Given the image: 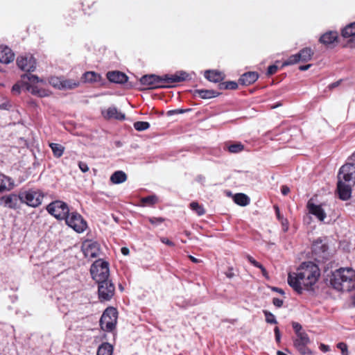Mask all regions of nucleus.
<instances>
[{"label": "nucleus", "mask_w": 355, "mask_h": 355, "mask_svg": "<svg viewBox=\"0 0 355 355\" xmlns=\"http://www.w3.org/2000/svg\"><path fill=\"white\" fill-rule=\"evenodd\" d=\"M90 273L96 283L110 279L109 263L101 259L95 261L91 266Z\"/></svg>", "instance_id": "nucleus-3"}, {"label": "nucleus", "mask_w": 355, "mask_h": 355, "mask_svg": "<svg viewBox=\"0 0 355 355\" xmlns=\"http://www.w3.org/2000/svg\"><path fill=\"white\" fill-rule=\"evenodd\" d=\"M313 55V51L311 48L306 47L302 49L299 53L291 55L282 66H288L295 64L299 62H306L310 61Z\"/></svg>", "instance_id": "nucleus-9"}, {"label": "nucleus", "mask_w": 355, "mask_h": 355, "mask_svg": "<svg viewBox=\"0 0 355 355\" xmlns=\"http://www.w3.org/2000/svg\"><path fill=\"white\" fill-rule=\"evenodd\" d=\"M21 79L23 80V81L24 83H27L26 80H28V82L33 83L42 81V80H40L38 76H37L35 75L31 74V73H25V74L22 75Z\"/></svg>", "instance_id": "nucleus-37"}, {"label": "nucleus", "mask_w": 355, "mask_h": 355, "mask_svg": "<svg viewBox=\"0 0 355 355\" xmlns=\"http://www.w3.org/2000/svg\"><path fill=\"white\" fill-rule=\"evenodd\" d=\"M127 175L123 171H116L110 176V182L115 184H121L127 180Z\"/></svg>", "instance_id": "nucleus-27"}, {"label": "nucleus", "mask_w": 355, "mask_h": 355, "mask_svg": "<svg viewBox=\"0 0 355 355\" xmlns=\"http://www.w3.org/2000/svg\"><path fill=\"white\" fill-rule=\"evenodd\" d=\"M117 318V310L114 307L107 308L100 319L101 329L105 331H112L115 329Z\"/></svg>", "instance_id": "nucleus-5"}, {"label": "nucleus", "mask_w": 355, "mask_h": 355, "mask_svg": "<svg viewBox=\"0 0 355 355\" xmlns=\"http://www.w3.org/2000/svg\"><path fill=\"white\" fill-rule=\"evenodd\" d=\"M195 95L203 99H209L217 96L219 93L212 89H196L194 92Z\"/></svg>", "instance_id": "nucleus-28"}, {"label": "nucleus", "mask_w": 355, "mask_h": 355, "mask_svg": "<svg viewBox=\"0 0 355 355\" xmlns=\"http://www.w3.org/2000/svg\"><path fill=\"white\" fill-rule=\"evenodd\" d=\"M338 85H339V82L338 81V82H335V83H332V84H331L329 85V88L330 89L334 88V87H337Z\"/></svg>", "instance_id": "nucleus-59"}, {"label": "nucleus", "mask_w": 355, "mask_h": 355, "mask_svg": "<svg viewBox=\"0 0 355 355\" xmlns=\"http://www.w3.org/2000/svg\"><path fill=\"white\" fill-rule=\"evenodd\" d=\"M352 158L355 160V153L352 155Z\"/></svg>", "instance_id": "nucleus-64"}, {"label": "nucleus", "mask_w": 355, "mask_h": 355, "mask_svg": "<svg viewBox=\"0 0 355 355\" xmlns=\"http://www.w3.org/2000/svg\"><path fill=\"white\" fill-rule=\"evenodd\" d=\"M259 268L261 269L263 275L268 278V272L266 268L261 264L260 265V267H259Z\"/></svg>", "instance_id": "nucleus-57"}, {"label": "nucleus", "mask_w": 355, "mask_h": 355, "mask_svg": "<svg viewBox=\"0 0 355 355\" xmlns=\"http://www.w3.org/2000/svg\"><path fill=\"white\" fill-rule=\"evenodd\" d=\"M15 54L12 50L6 46H0V62L9 64L14 60Z\"/></svg>", "instance_id": "nucleus-19"}, {"label": "nucleus", "mask_w": 355, "mask_h": 355, "mask_svg": "<svg viewBox=\"0 0 355 355\" xmlns=\"http://www.w3.org/2000/svg\"><path fill=\"white\" fill-rule=\"evenodd\" d=\"M17 64L23 71H33L36 69V60L31 55L18 57Z\"/></svg>", "instance_id": "nucleus-13"}, {"label": "nucleus", "mask_w": 355, "mask_h": 355, "mask_svg": "<svg viewBox=\"0 0 355 355\" xmlns=\"http://www.w3.org/2000/svg\"><path fill=\"white\" fill-rule=\"evenodd\" d=\"M278 70V67L275 64H272L268 67V71H267V75L271 76L274 73H275Z\"/></svg>", "instance_id": "nucleus-45"}, {"label": "nucleus", "mask_w": 355, "mask_h": 355, "mask_svg": "<svg viewBox=\"0 0 355 355\" xmlns=\"http://www.w3.org/2000/svg\"><path fill=\"white\" fill-rule=\"evenodd\" d=\"M189 111H190V109H187V110L177 109V110L169 111L168 112V114H183V113H185V112H189Z\"/></svg>", "instance_id": "nucleus-47"}, {"label": "nucleus", "mask_w": 355, "mask_h": 355, "mask_svg": "<svg viewBox=\"0 0 355 355\" xmlns=\"http://www.w3.org/2000/svg\"><path fill=\"white\" fill-rule=\"evenodd\" d=\"M84 79L85 82H96L100 79V76L95 72L87 71L84 73Z\"/></svg>", "instance_id": "nucleus-35"}, {"label": "nucleus", "mask_w": 355, "mask_h": 355, "mask_svg": "<svg viewBox=\"0 0 355 355\" xmlns=\"http://www.w3.org/2000/svg\"><path fill=\"white\" fill-rule=\"evenodd\" d=\"M320 270L313 262H304L297 269L296 273H289L288 283L298 294L303 291L302 286L309 288L314 285L320 277Z\"/></svg>", "instance_id": "nucleus-1"}, {"label": "nucleus", "mask_w": 355, "mask_h": 355, "mask_svg": "<svg viewBox=\"0 0 355 355\" xmlns=\"http://www.w3.org/2000/svg\"><path fill=\"white\" fill-rule=\"evenodd\" d=\"M98 293L99 300L103 301L110 300L114 295L115 287L110 279L98 282Z\"/></svg>", "instance_id": "nucleus-10"}, {"label": "nucleus", "mask_w": 355, "mask_h": 355, "mask_svg": "<svg viewBox=\"0 0 355 355\" xmlns=\"http://www.w3.org/2000/svg\"><path fill=\"white\" fill-rule=\"evenodd\" d=\"M244 149V146L239 142L231 144L228 146V150L232 153H237L242 151Z\"/></svg>", "instance_id": "nucleus-39"}, {"label": "nucleus", "mask_w": 355, "mask_h": 355, "mask_svg": "<svg viewBox=\"0 0 355 355\" xmlns=\"http://www.w3.org/2000/svg\"><path fill=\"white\" fill-rule=\"evenodd\" d=\"M354 185V184L338 180L337 190L339 198L343 200L349 199L352 195V188Z\"/></svg>", "instance_id": "nucleus-15"}, {"label": "nucleus", "mask_w": 355, "mask_h": 355, "mask_svg": "<svg viewBox=\"0 0 355 355\" xmlns=\"http://www.w3.org/2000/svg\"><path fill=\"white\" fill-rule=\"evenodd\" d=\"M276 211H277V218L279 220H282V218H284L282 216H280V214H279V209L278 207H276Z\"/></svg>", "instance_id": "nucleus-61"}, {"label": "nucleus", "mask_w": 355, "mask_h": 355, "mask_svg": "<svg viewBox=\"0 0 355 355\" xmlns=\"http://www.w3.org/2000/svg\"><path fill=\"white\" fill-rule=\"evenodd\" d=\"M190 208L196 212L198 216H202L205 213L203 207L198 204L197 202H192L190 203Z\"/></svg>", "instance_id": "nucleus-36"}, {"label": "nucleus", "mask_w": 355, "mask_h": 355, "mask_svg": "<svg viewBox=\"0 0 355 355\" xmlns=\"http://www.w3.org/2000/svg\"><path fill=\"white\" fill-rule=\"evenodd\" d=\"M277 355H287V354H285L284 352H282V351H277Z\"/></svg>", "instance_id": "nucleus-63"}, {"label": "nucleus", "mask_w": 355, "mask_h": 355, "mask_svg": "<svg viewBox=\"0 0 355 355\" xmlns=\"http://www.w3.org/2000/svg\"><path fill=\"white\" fill-rule=\"evenodd\" d=\"M107 78L110 82L118 84H123L128 80L127 76L119 71H109Z\"/></svg>", "instance_id": "nucleus-21"}, {"label": "nucleus", "mask_w": 355, "mask_h": 355, "mask_svg": "<svg viewBox=\"0 0 355 355\" xmlns=\"http://www.w3.org/2000/svg\"><path fill=\"white\" fill-rule=\"evenodd\" d=\"M338 38V33L336 31H329L323 34L320 37V42L324 44L329 45L334 43Z\"/></svg>", "instance_id": "nucleus-25"}, {"label": "nucleus", "mask_w": 355, "mask_h": 355, "mask_svg": "<svg viewBox=\"0 0 355 355\" xmlns=\"http://www.w3.org/2000/svg\"><path fill=\"white\" fill-rule=\"evenodd\" d=\"M21 203H25L33 207H38L41 205L43 196L40 191L28 190L20 192Z\"/></svg>", "instance_id": "nucleus-7"}, {"label": "nucleus", "mask_w": 355, "mask_h": 355, "mask_svg": "<svg viewBox=\"0 0 355 355\" xmlns=\"http://www.w3.org/2000/svg\"><path fill=\"white\" fill-rule=\"evenodd\" d=\"M64 220L66 224L77 232H83L87 228V223L77 212L69 213Z\"/></svg>", "instance_id": "nucleus-8"}, {"label": "nucleus", "mask_w": 355, "mask_h": 355, "mask_svg": "<svg viewBox=\"0 0 355 355\" xmlns=\"http://www.w3.org/2000/svg\"><path fill=\"white\" fill-rule=\"evenodd\" d=\"M13 187H14L13 180L10 178L1 173L0 174V193L10 191L11 189H12Z\"/></svg>", "instance_id": "nucleus-24"}, {"label": "nucleus", "mask_w": 355, "mask_h": 355, "mask_svg": "<svg viewBox=\"0 0 355 355\" xmlns=\"http://www.w3.org/2000/svg\"><path fill=\"white\" fill-rule=\"evenodd\" d=\"M273 289L280 294H282V295L284 294V291L281 288H274Z\"/></svg>", "instance_id": "nucleus-60"}, {"label": "nucleus", "mask_w": 355, "mask_h": 355, "mask_svg": "<svg viewBox=\"0 0 355 355\" xmlns=\"http://www.w3.org/2000/svg\"><path fill=\"white\" fill-rule=\"evenodd\" d=\"M161 241L163 243H165L167 245H169V246H173L174 245V243L168 239L167 238H164V237H162L160 239Z\"/></svg>", "instance_id": "nucleus-52"}, {"label": "nucleus", "mask_w": 355, "mask_h": 355, "mask_svg": "<svg viewBox=\"0 0 355 355\" xmlns=\"http://www.w3.org/2000/svg\"><path fill=\"white\" fill-rule=\"evenodd\" d=\"M102 114L104 118L107 119H114L117 120H123L125 114L117 110L116 107L112 106L107 108V110L102 111Z\"/></svg>", "instance_id": "nucleus-20"}, {"label": "nucleus", "mask_w": 355, "mask_h": 355, "mask_svg": "<svg viewBox=\"0 0 355 355\" xmlns=\"http://www.w3.org/2000/svg\"><path fill=\"white\" fill-rule=\"evenodd\" d=\"M155 82V75L153 74L150 76H144L140 78L139 84L141 86L139 88L141 90L152 89H154V83Z\"/></svg>", "instance_id": "nucleus-22"}, {"label": "nucleus", "mask_w": 355, "mask_h": 355, "mask_svg": "<svg viewBox=\"0 0 355 355\" xmlns=\"http://www.w3.org/2000/svg\"><path fill=\"white\" fill-rule=\"evenodd\" d=\"M78 166L80 168V169L83 172V173H85L87 171H89V167L87 166V164L85 162H80L78 163Z\"/></svg>", "instance_id": "nucleus-46"}, {"label": "nucleus", "mask_w": 355, "mask_h": 355, "mask_svg": "<svg viewBox=\"0 0 355 355\" xmlns=\"http://www.w3.org/2000/svg\"><path fill=\"white\" fill-rule=\"evenodd\" d=\"M338 180L355 184V164L347 163L343 165L340 168Z\"/></svg>", "instance_id": "nucleus-12"}, {"label": "nucleus", "mask_w": 355, "mask_h": 355, "mask_svg": "<svg viewBox=\"0 0 355 355\" xmlns=\"http://www.w3.org/2000/svg\"><path fill=\"white\" fill-rule=\"evenodd\" d=\"M259 78L256 72L250 71L243 73L239 80L240 84L243 85H250L254 83Z\"/></svg>", "instance_id": "nucleus-23"}, {"label": "nucleus", "mask_w": 355, "mask_h": 355, "mask_svg": "<svg viewBox=\"0 0 355 355\" xmlns=\"http://www.w3.org/2000/svg\"><path fill=\"white\" fill-rule=\"evenodd\" d=\"M337 347L340 349L342 355H348L347 345L345 343H339Z\"/></svg>", "instance_id": "nucleus-43"}, {"label": "nucleus", "mask_w": 355, "mask_h": 355, "mask_svg": "<svg viewBox=\"0 0 355 355\" xmlns=\"http://www.w3.org/2000/svg\"><path fill=\"white\" fill-rule=\"evenodd\" d=\"M306 207L309 212L316 216L320 221L326 218V213L320 205H315L311 200H309Z\"/></svg>", "instance_id": "nucleus-18"}, {"label": "nucleus", "mask_w": 355, "mask_h": 355, "mask_svg": "<svg viewBox=\"0 0 355 355\" xmlns=\"http://www.w3.org/2000/svg\"><path fill=\"white\" fill-rule=\"evenodd\" d=\"M328 246L321 239H318L315 241L312 245V251L315 255L319 257L326 259L327 255Z\"/></svg>", "instance_id": "nucleus-17"}, {"label": "nucleus", "mask_w": 355, "mask_h": 355, "mask_svg": "<svg viewBox=\"0 0 355 355\" xmlns=\"http://www.w3.org/2000/svg\"><path fill=\"white\" fill-rule=\"evenodd\" d=\"M281 191L284 196H286L290 192V189L288 187L283 185L281 188Z\"/></svg>", "instance_id": "nucleus-53"}, {"label": "nucleus", "mask_w": 355, "mask_h": 355, "mask_svg": "<svg viewBox=\"0 0 355 355\" xmlns=\"http://www.w3.org/2000/svg\"><path fill=\"white\" fill-rule=\"evenodd\" d=\"M190 260L193 262V263H199L200 261L196 258H195L194 257L191 256V255H189V256Z\"/></svg>", "instance_id": "nucleus-58"}, {"label": "nucleus", "mask_w": 355, "mask_h": 355, "mask_svg": "<svg viewBox=\"0 0 355 355\" xmlns=\"http://www.w3.org/2000/svg\"><path fill=\"white\" fill-rule=\"evenodd\" d=\"M82 249L86 257L95 258L100 254V245L96 241H86L83 243Z\"/></svg>", "instance_id": "nucleus-14"}, {"label": "nucleus", "mask_w": 355, "mask_h": 355, "mask_svg": "<svg viewBox=\"0 0 355 355\" xmlns=\"http://www.w3.org/2000/svg\"><path fill=\"white\" fill-rule=\"evenodd\" d=\"M234 201L240 206H246L250 203V198L244 193H236L234 196Z\"/></svg>", "instance_id": "nucleus-31"}, {"label": "nucleus", "mask_w": 355, "mask_h": 355, "mask_svg": "<svg viewBox=\"0 0 355 355\" xmlns=\"http://www.w3.org/2000/svg\"><path fill=\"white\" fill-rule=\"evenodd\" d=\"M331 286L339 291H351L355 288V270L352 268L336 270L330 279Z\"/></svg>", "instance_id": "nucleus-2"}, {"label": "nucleus", "mask_w": 355, "mask_h": 355, "mask_svg": "<svg viewBox=\"0 0 355 355\" xmlns=\"http://www.w3.org/2000/svg\"><path fill=\"white\" fill-rule=\"evenodd\" d=\"M205 77L211 82L218 83L224 79V74L217 71L208 70L205 73Z\"/></svg>", "instance_id": "nucleus-26"}, {"label": "nucleus", "mask_w": 355, "mask_h": 355, "mask_svg": "<svg viewBox=\"0 0 355 355\" xmlns=\"http://www.w3.org/2000/svg\"><path fill=\"white\" fill-rule=\"evenodd\" d=\"M221 89H236L238 87L237 83L234 81H227L219 85Z\"/></svg>", "instance_id": "nucleus-38"}, {"label": "nucleus", "mask_w": 355, "mask_h": 355, "mask_svg": "<svg viewBox=\"0 0 355 355\" xmlns=\"http://www.w3.org/2000/svg\"><path fill=\"white\" fill-rule=\"evenodd\" d=\"M113 346L109 343H103L98 348L96 355H112Z\"/></svg>", "instance_id": "nucleus-30"}, {"label": "nucleus", "mask_w": 355, "mask_h": 355, "mask_svg": "<svg viewBox=\"0 0 355 355\" xmlns=\"http://www.w3.org/2000/svg\"><path fill=\"white\" fill-rule=\"evenodd\" d=\"M272 303L275 306L281 307L283 305V300L275 297L273 298Z\"/></svg>", "instance_id": "nucleus-50"}, {"label": "nucleus", "mask_w": 355, "mask_h": 355, "mask_svg": "<svg viewBox=\"0 0 355 355\" xmlns=\"http://www.w3.org/2000/svg\"><path fill=\"white\" fill-rule=\"evenodd\" d=\"M342 35L345 38L350 37L352 41H355V22L346 26L342 31Z\"/></svg>", "instance_id": "nucleus-29"}, {"label": "nucleus", "mask_w": 355, "mask_h": 355, "mask_svg": "<svg viewBox=\"0 0 355 355\" xmlns=\"http://www.w3.org/2000/svg\"><path fill=\"white\" fill-rule=\"evenodd\" d=\"M23 87H26L27 90H30L31 86L28 83H24L23 80L21 82H18L15 83L12 87V93L15 95H18L21 92V89Z\"/></svg>", "instance_id": "nucleus-32"}, {"label": "nucleus", "mask_w": 355, "mask_h": 355, "mask_svg": "<svg viewBox=\"0 0 355 355\" xmlns=\"http://www.w3.org/2000/svg\"><path fill=\"white\" fill-rule=\"evenodd\" d=\"M50 147L55 157H60L62 155L64 148L62 145L52 143L50 144Z\"/></svg>", "instance_id": "nucleus-33"}, {"label": "nucleus", "mask_w": 355, "mask_h": 355, "mask_svg": "<svg viewBox=\"0 0 355 355\" xmlns=\"http://www.w3.org/2000/svg\"><path fill=\"white\" fill-rule=\"evenodd\" d=\"M121 253H122L123 255H125V256H126V255H128V254H129V252H130L129 249H128V248H126V247H123V248H121Z\"/></svg>", "instance_id": "nucleus-56"}, {"label": "nucleus", "mask_w": 355, "mask_h": 355, "mask_svg": "<svg viewBox=\"0 0 355 355\" xmlns=\"http://www.w3.org/2000/svg\"><path fill=\"white\" fill-rule=\"evenodd\" d=\"M320 349L321 351L324 352H327L328 351H329V345H326L324 344H320Z\"/></svg>", "instance_id": "nucleus-54"}, {"label": "nucleus", "mask_w": 355, "mask_h": 355, "mask_svg": "<svg viewBox=\"0 0 355 355\" xmlns=\"http://www.w3.org/2000/svg\"><path fill=\"white\" fill-rule=\"evenodd\" d=\"M248 260L255 267L259 268L260 267L261 263H259L258 261H257L253 257H252L250 255H248L247 257Z\"/></svg>", "instance_id": "nucleus-48"}, {"label": "nucleus", "mask_w": 355, "mask_h": 355, "mask_svg": "<svg viewBox=\"0 0 355 355\" xmlns=\"http://www.w3.org/2000/svg\"><path fill=\"white\" fill-rule=\"evenodd\" d=\"M263 313L266 317V322L270 323V324H277V323L275 315L272 313H270L268 311H263Z\"/></svg>", "instance_id": "nucleus-41"}, {"label": "nucleus", "mask_w": 355, "mask_h": 355, "mask_svg": "<svg viewBox=\"0 0 355 355\" xmlns=\"http://www.w3.org/2000/svg\"><path fill=\"white\" fill-rule=\"evenodd\" d=\"M311 67V64L300 66L299 69L300 71H306Z\"/></svg>", "instance_id": "nucleus-55"}, {"label": "nucleus", "mask_w": 355, "mask_h": 355, "mask_svg": "<svg viewBox=\"0 0 355 355\" xmlns=\"http://www.w3.org/2000/svg\"><path fill=\"white\" fill-rule=\"evenodd\" d=\"M134 128L138 131H142L149 128V123L146 121H137L134 123Z\"/></svg>", "instance_id": "nucleus-40"}, {"label": "nucleus", "mask_w": 355, "mask_h": 355, "mask_svg": "<svg viewBox=\"0 0 355 355\" xmlns=\"http://www.w3.org/2000/svg\"><path fill=\"white\" fill-rule=\"evenodd\" d=\"M292 327L293 328L295 335L305 332V331L302 329V325L298 322H293L292 323Z\"/></svg>", "instance_id": "nucleus-42"}, {"label": "nucleus", "mask_w": 355, "mask_h": 355, "mask_svg": "<svg viewBox=\"0 0 355 355\" xmlns=\"http://www.w3.org/2000/svg\"><path fill=\"white\" fill-rule=\"evenodd\" d=\"M46 210L50 214L59 220L65 219L69 213L67 205L60 200H55L50 203L47 206Z\"/></svg>", "instance_id": "nucleus-6"}, {"label": "nucleus", "mask_w": 355, "mask_h": 355, "mask_svg": "<svg viewBox=\"0 0 355 355\" xmlns=\"http://www.w3.org/2000/svg\"><path fill=\"white\" fill-rule=\"evenodd\" d=\"M293 342L294 347L302 355L311 354V350L307 347L311 340L306 331L295 335L293 338Z\"/></svg>", "instance_id": "nucleus-11"}, {"label": "nucleus", "mask_w": 355, "mask_h": 355, "mask_svg": "<svg viewBox=\"0 0 355 355\" xmlns=\"http://www.w3.org/2000/svg\"><path fill=\"white\" fill-rule=\"evenodd\" d=\"M0 201L6 207L17 209L19 207V204L21 203L20 193L18 195L11 193L2 196Z\"/></svg>", "instance_id": "nucleus-16"}, {"label": "nucleus", "mask_w": 355, "mask_h": 355, "mask_svg": "<svg viewBox=\"0 0 355 355\" xmlns=\"http://www.w3.org/2000/svg\"><path fill=\"white\" fill-rule=\"evenodd\" d=\"M274 331L275 334V340L277 343H279L281 340V336L279 328L276 327L274 329Z\"/></svg>", "instance_id": "nucleus-51"}, {"label": "nucleus", "mask_w": 355, "mask_h": 355, "mask_svg": "<svg viewBox=\"0 0 355 355\" xmlns=\"http://www.w3.org/2000/svg\"><path fill=\"white\" fill-rule=\"evenodd\" d=\"M155 204V196L152 195L145 198H141L139 205L140 206H150L153 207Z\"/></svg>", "instance_id": "nucleus-34"}, {"label": "nucleus", "mask_w": 355, "mask_h": 355, "mask_svg": "<svg viewBox=\"0 0 355 355\" xmlns=\"http://www.w3.org/2000/svg\"><path fill=\"white\" fill-rule=\"evenodd\" d=\"M280 221H281V223H282V225L283 227V230L284 232H286L288 229V223L287 219L282 218V220Z\"/></svg>", "instance_id": "nucleus-49"}, {"label": "nucleus", "mask_w": 355, "mask_h": 355, "mask_svg": "<svg viewBox=\"0 0 355 355\" xmlns=\"http://www.w3.org/2000/svg\"><path fill=\"white\" fill-rule=\"evenodd\" d=\"M198 180L199 182H203V181L205 180V178H204V177H202V176H198Z\"/></svg>", "instance_id": "nucleus-62"}, {"label": "nucleus", "mask_w": 355, "mask_h": 355, "mask_svg": "<svg viewBox=\"0 0 355 355\" xmlns=\"http://www.w3.org/2000/svg\"><path fill=\"white\" fill-rule=\"evenodd\" d=\"M61 85L62 87L67 89L75 88L78 86V83H74L72 84L69 80H65L63 83H62Z\"/></svg>", "instance_id": "nucleus-44"}, {"label": "nucleus", "mask_w": 355, "mask_h": 355, "mask_svg": "<svg viewBox=\"0 0 355 355\" xmlns=\"http://www.w3.org/2000/svg\"><path fill=\"white\" fill-rule=\"evenodd\" d=\"M189 78V74L184 71H179L174 74H167L164 76H157V88L169 87L171 84L185 81Z\"/></svg>", "instance_id": "nucleus-4"}]
</instances>
